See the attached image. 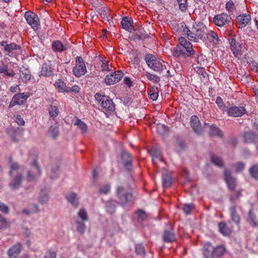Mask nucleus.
I'll list each match as a JSON object with an SVG mask.
<instances>
[{
	"label": "nucleus",
	"instance_id": "5",
	"mask_svg": "<svg viewBox=\"0 0 258 258\" xmlns=\"http://www.w3.org/2000/svg\"><path fill=\"white\" fill-rule=\"evenodd\" d=\"M230 47L233 54L236 57H240L241 55L242 49L241 40L236 35H231L228 38Z\"/></svg>",
	"mask_w": 258,
	"mask_h": 258
},
{
	"label": "nucleus",
	"instance_id": "22",
	"mask_svg": "<svg viewBox=\"0 0 258 258\" xmlns=\"http://www.w3.org/2000/svg\"><path fill=\"white\" fill-rule=\"evenodd\" d=\"M190 123L196 133L199 135L202 133L203 130L200 127V122L197 116L192 115L190 117Z\"/></svg>",
	"mask_w": 258,
	"mask_h": 258
},
{
	"label": "nucleus",
	"instance_id": "44",
	"mask_svg": "<svg viewBox=\"0 0 258 258\" xmlns=\"http://www.w3.org/2000/svg\"><path fill=\"white\" fill-rule=\"evenodd\" d=\"M20 78L23 82L26 83L31 79V75L28 70L21 71Z\"/></svg>",
	"mask_w": 258,
	"mask_h": 258
},
{
	"label": "nucleus",
	"instance_id": "54",
	"mask_svg": "<svg viewBox=\"0 0 258 258\" xmlns=\"http://www.w3.org/2000/svg\"><path fill=\"white\" fill-rule=\"evenodd\" d=\"M135 250L137 254L144 255L145 254L144 247L142 244H136L135 246Z\"/></svg>",
	"mask_w": 258,
	"mask_h": 258
},
{
	"label": "nucleus",
	"instance_id": "32",
	"mask_svg": "<svg viewBox=\"0 0 258 258\" xmlns=\"http://www.w3.org/2000/svg\"><path fill=\"white\" fill-rule=\"evenodd\" d=\"M176 5L179 11L182 13H185L188 8L187 0H176Z\"/></svg>",
	"mask_w": 258,
	"mask_h": 258
},
{
	"label": "nucleus",
	"instance_id": "26",
	"mask_svg": "<svg viewBox=\"0 0 258 258\" xmlns=\"http://www.w3.org/2000/svg\"><path fill=\"white\" fill-rule=\"evenodd\" d=\"M230 216L232 220L236 224L238 225L240 221V217L237 213L236 210V206L233 205L231 206L229 209Z\"/></svg>",
	"mask_w": 258,
	"mask_h": 258
},
{
	"label": "nucleus",
	"instance_id": "12",
	"mask_svg": "<svg viewBox=\"0 0 258 258\" xmlns=\"http://www.w3.org/2000/svg\"><path fill=\"white\" fill-rule=\"evenodd\" d=\"M22 249V245L20 242H17L8 250L9 258H18Z\"/></svg>",
	"mask_w": 258,
	"mask_h": 258
},
{
	"label": "nucleus",
	"instance_id": "63",
	"mask_svg": "<svg viewBox=\"0 0 258 258\" xmlns=\"http://www.w3.org/2000/svg\"><path fill=\"white\" fill-rule=\"evenodd\" d=\"M8 226V222L6 220V219L3 217H2V218L0 219V229H5Z\"/></svg>",
	"mask_w": 258,
	"mask_h": 258
},
{
	"label": "nucleus",
	"instance_id": "55",
	"mask_svg": "<svg viewBox=\"0 0 258 258\" xmlns=\"http://www.w3.org/2000/svg\"><path fill=\"white\" fill-rule=\"evenodd\" d=\"M57 252L48 249L45 252L44 258H56Z\"/></svg>",
	"mask_w": 258,
	"mask_h": 258
},
{
	"label": "nucleus",
	"instance_id": "59",
	"mask_svg": "<svg viewBox=\"0 0 258 258\" xmlns=\"http://www.w3.org/2000/svg\"><path fill=\"white\" fill-rule=\"evenodd\" d=\"M0 211L5 214H8L9 212V208L6 204L0 203Z\"/></svg>",
	"mask_w": 258,
	"mask_h": 258
},
{
	"label": "nucleus",
	"instance_id": "9",
	"mask_svg": "<svg viewBox=\"0 0 258 258\" xmlns=\"http://www.w3.org/2000/svg\"><path fill=\"white\" fill-rule=\"evenodd\" d=\"M25 18L28 24L31 26L34 30H37L40 25L39 19L34 13L27 12L25 14Z\"/></svg>",
	"mask_w": 258,
	"mask_h": 258
},
{
	"label": "nucleus",
	"instance_id": "42",
	"mask_svg": "<svg viewBox=\"0 0 258 258\" xmlns=\"http://www.w3.org/2000/svg\"><path fill=\"white\" fill-rule=\"evenodd\" d=\"M219 231L224 235H228L230 234V230L224 222H220L218 224Z\"/></svg>",
	"mask_w": 258,
	"mask_h": 258
},
{
	"label": "nucleus",
	"instance_id": "64",
	"mask_svg": "<svg viewBox=\"0 0 258 258\" xmlns=\"http://www.w3.org/2000/svg\"><path fill=\"white\" fill-rule=\"evenodd\" d=\"M101 69L102 71H110L111 70L109 68V64L107 61L104 60L102 61Z\"/></svg>",
	"mask_w": 258,
	"mask_h": 258
},
{
	"label": "nucleus",
	"instance_id": "37",
	"mask_svg": "<svg viewBox=\"0 0 258 258\" xmlns=\"http://www.w3.org/2000/svg\"><path fill=\"white\" fill-rule=\"evenodd\" d=\"M206 35L211 42L214 44H217L220 41L218 34L213 31H209L207 33H206Z\"/></svg>",
	"mask_w": 258,
	"mask_h": 258
},
{
	"label": "nucleus",
	"instance_id": "57",
	"mask_svg": "<svg viewBox=\"0 0 258 258\" xmlns=\"http://www.w3.org/2000/svg\"><path fill=\"white\" fill-rule=\"evenodd\" d=\"M225 8L226 10L230 12H233L235 9V5L232 1H229L226 3Z\"/></svg>",
	"mask_w": 258,
	"mask_h": 258
},
{
	"label": "nucleus",
	"instance_id": "45",
	"mask_svg": "<svg viewBox=\"0 0 258 258\" xmlns=\"http://www.w3.org/2000/svg\"><path fill=\"white\" fill-rule=\"evenodd\" d=\"M77 215L81 220V221L87 222L89 220L87 212L84 208L81 209L78 212Z\"/></svg>",
	"mask_w": 258,
	"mask_h": 258
},
{
	"label": "nucleus",
	"instance_id": "58",
	"mask_svg": "<svg viewBox=\"0 0 258 258\" xmlns=\"http://www.w3.org/2000/svg\"><path fill=\"white\" fill-rule=\"evenodd\" d=\"M194 208L193 204H185L183 206V210L186 215L190 214L191 210Z\"/></svg>",
	"mask_w": 258,
	"mask_h": 258
},
{
	"label": "nucleus",
	"instance_id": "38",
	"mask_svg": "<svg viewBox=\"0 0 258 258\" xmlns=\"http://www.w3.org/2000/svg\"><path fill=\"white\" fill-rule=\"evenodd\" d=\"M121 25L123 29L130 32H131L133 28V26L126 17L122 18L121 21Z\"/></svg>",
	"mask_w": 258,
	"mask_h": 258
},
{
	"label": "nucleus",
	"instance_id": "40",
	"mask_svg": "<svg viewBox=\"0 0 258 258\" xmlns=\"http://www.w3.org/2000/svg\"><path fill=\"white\" fill-rule=\"evenodd\" d=\"M226 251L225 247L224 245H220L214 247V257H220L222 256Z\"/></svg>",
	"mask_w": 258,
	"mask_h": 258
},
{
	"label": "nucleus",
	"instance_id": "53",
	"mask_svg": "<svg viewBox=\"0 0 258 258\" xmlns=\"http://www.w3.org/2000/svg\"><path fill=\"white\" fill-rule=\"evenodd\" d=\"M110 191V186L108 184L102 185L99 190V194L107 195Z\"/></svg>",
	"mask_w": 258,
	"mask_h": 258
},
{
	"label": "nucleus",
	"instance_id": "34",
	"mask_svg": "<svg viewBox=\"0 0 258 258\" xmlns=\"http://www.w3.org/2000/svg\"><path fill=\"white\" fill-rule=\"evenodd\" d=\"M205 125L209 127V134L211 136H217L219 137H221L222 136L221 131L215 125H209L207 123H205Z\"/></svg>",
	"mask_w": 258,
	"mask_h": 258
},
{
	"label": "nucleus",
	"instance_id": "13",
	"mask_svg": "<svg viewBox=\"0 0 258 258\" xmlns=\"http://www.w3.org/2000/svg\"><path fill=\"white\" fill-rule=\"evenodd\" d=\"M70 48L68 43L62 44L59 40H53L51 43V49L55 53L62 52Z\"/></svg>",
	"mask_w": 258,
	"mask_h": 258
},
{
	"label": "nucleus",
	"instance_id": "29",
	"mask_svg": "<svg viewBox=\"0 0 258 258\" xmlns=\"http://www.w3.org/2000/svg\"><path fill=\"white\" fill-rule=\"evenodd\" d=\"M53 74V70L49 64L44 63L42 66L41 75L46 77H50Z\"/></svg>",
	"mask_w": 258,
	"mask_h": 258
},
{
	"label": "nucleus",
	"instance_id": "2",
	"mask_svg": "<svg viewBox=\"0 0 258 258\" xmlns=\"http://www.w3.org/2000/svg\"><path fill=\"white\" fill-rule=\"evenodd\" d=\"M95 98L103 112H111L115 110V104L108 96L97 93L95 95Z\"/></svg>",
	"mask_w": 258,
	"mask_h": 258
},
{
	"label": "nucleus",
	"instance_id": "56",
	"mask_svg": "<svg viewBox=\"0 0 258 258\" xmlns=\"http://www.w3.org/2000/svg\"><path fill=\"white\" fill-rule=\"evenodd\" d=\"M136 214L138 219L141 221H143L147 218V214L143 210H138L136 212Z\"/></svg>",
	"mask_w": 258,
	"mask_h": 258
},
{
	"label": "nucleus",
	"instance_id": "15",
	"mask_svg": "<svg viewBox=\"0 0 258 258\" xmlns=\"http://www.w3.org/2000/svg\"><path fill=\"white\" fill-rule=\"evenodd\" d=\"M181 24L183 28V32L186 35L188 39L190 41L198 42V41L197 39V36L195 33V25H194L190 30L186 25L185 23L182 22Z\"/></svg>",
	"mask_w": 258,
	"mask_h": 258
},
{
	"label": "nucleus",
	"instance_id": "61",
	"mask_svg": "<svg viewBox=\"0 0 258 258\" xmlns=\"http://www.w3.org/2000/svg\"><path fill=\"white\" fill-rule=\"evenodd\" d=\"M19 168V165L17 162H12L11 164V170L9 171L10 175H12V171L17 170Z\"/></svg>",
	"mask_w": 258,
	"mask_h": 258
},
{
	"label": "nucleus",
	"instance_id": "3",
	"mask_svg": "<svg viewBox=\"0 0 258 258\" xmlns=\"http://www.w3.org/2000/svg\"><path fill=\"white\" fill-rule=\"evenodd\" d=\"M116 195L119 204L122 206H125L130 202L132 203L135 200L132 193L127 191L122 185H119L116 187Z\"/></svg>",
	"mask_w": 258,
	"mask_h": 258
},
{
	"label": "nucleus",
	"instance_id": "30",
	"mask_svg": "<svg viewBox=\"0 0 258 258\" xmlns=\"http://www.w3.org/2000/svg\"><path fill=\"white\" fill-rule=\"evenodd\" d=\"M48 113L50 117L54 118L59 114V109L57 104L52 103L48 108Z\"/></svg>",
	"mask_w": 258,
	"mask_h": 258
},
{
	"label": "nucleus",
	"instance_id": "8",
	"mask_svg": "<svg viewBox=\"0 0 258 258\" xmlns=\"http://www.w3.org/2000/svg\"><path fill=\"white\" fill-rule=\"evenodd\" d=\"M231 16L225 13L216 15L213 21L215 25L218 27H224L228 25L231 21Z\"/></svg>",
	"mask_w": 258,
	"mask_h": 258
},
{
	"label": "nucleus",
	"instance_id": "10",
	"mask_svg": "<svg viewBox=\"0 0 258 258\" xmlns=\"http://www.w3.org/2000/svg\"><path fill=\"white\" fill-rule=\"evenodd\" d=\"M123 74L120 71H115L107 75L105 78V83L111 85L118 82L123 77Z\"/></svg>",
	"mask_w": 258,
	"mask_h": 258
},
{
	"label": "nucleus",
	"instance_id": "21",
	"mask_svg": "<svg viewBox=\"0 0 258 258\" xmlns=\"http://www.w3.org/2000/svg\"><path fill=\"white\" fill-rule=\"evenodd\" d=\"M121 157L123 161V165L128 171L133 169V163L131 155L127 152H123L121 154Z\"/></svg>",
	"mask_w": 258,
	"mask_h": 258
},
{
	"label": "nucleus",
	"instance_id": "49",
	"mask_svg": "<svg viewBox=\"0 0 258 258\" xmlns=\"http://www.w3.org/2000/svg\"><path fill=\"white\" fill-rule=\"evenodd\" d=\"M216 103L218 105V107L221 109V110L224 113L225 111H227V108L224 104L223 99L221 97H217L216 100Z\"/></svg>",
	"mask_w": 258,
	"mask_h": 258
},
{
	"label": "nucleus",
	"instance_id": "23",
	"mask_svg": "<svg viewBox=\"0 0 258 258\" xmlns=\"http://www.w3.org/2000/svg\"><path fill=\"white\" fill-rule=\"evenodd\" d=\"M23 176L22 174H18L9 184V185L12 190H16L21 186Z\"/></svg>",
	"mask_w": 258,
	"mask_h": 258
},
{
	"label": "nucleus",
	"instance_id": "4",
	"mask_svg": "<svg viewBox=\"0 0 258 258\" xmlns=\"http://www.w3.org/2000/svg\"><path fill=\"white\" fill-rule=\"evenodd\" d=\"M145 60L149 67L159 73L167 69L164 61L157 59L151 54H147L145 56Z\"/></svg>",
	"mask_w": 258,
	"mask_h": 258
},
{
	"label": "nucleus",
	"instance_id": "20",
	"mask_svg": "<svg viewBox=\"0 0 258 258\" xmlns=\"http://www.w3.org/2000/svg\"><path fill=\"white\" fill-rule=\"evenodd\" d=\"M205 258H214V247L209 242L205 243L203 248Z\"/></svg>",
	"mask_w": 258,
	"mask_h": 258
},
{
	"label": "nucleus",
	"instance_id": "60",
	"mask_svg": "<svg viewBox=\"0 0 258 258\" xmlns=\"http://www.w3.org/2000/svg\"><path fill=\"white\" fill-rule=\"evenodd\" d=\"M68 89H67V90L68 91H67V92H73L75 94L78 93L80 91V88L77 85H74V86H72L71 88L68 87Z\"/></svg>",
	"mask_w": 258,
	"mask_h": 258
},
{
	"label": "nucleus",
	"instance_id": "14",
	"mask_svg": "<svg viewBox=\"0 0 258 258\" xmlns=\"http://www.w3.org/2000/svg\"><path fill=\"white\" fill-rule=\"evenodd\" d=\"M227 112L229 116L234 117L241 116L246 112V110L243 106H232L227 109Z\"/></svg>",
	"mask_w": 258,
	"mask_h": 258
},
{
	"label": "nucleus",
	"instance_id": "27",
	"mask_svg": "<svg viewBox=\"0 0 258 258\" xmlns=\"http://www.w3.org/2000/svg\"><path fill=\"white\" fill-rule=\"evenodd\" d=\"M105 210L109 214H113L116 211L115 202L113 200H109L105 202Z\"/></svg>",
	"mask_w": 258,
	"mask_h": 258
},
{
	"label": "nucleus",
	"instance_id": "1",
	"mask_svg": "<svg viewBox=\"0 0 258 258\" xmlns=\"http://www.w3.org/2000/svg\"><path fill=\"white\" fill-rule=\"evenodd\" d=\"M178 41L179 44L174 47L172 50L173 56L179 58L195 56V51L190 42L187 41L183 37H179Z\"/></svg>",
	"mask_w": 258,
	"mask_h": 258
},
{
	"label": "nucleus",
	"instance_id": "33",
	"mask_svg": "<svg viewBox=\"0 0 258 258\" xmlns=\"http://www.w3.org/2000/svg\"><path fill=\"white\" fill-rule=\"evenodd\" d=\"M210 157L211 162L215 165L222 167L224 166V163L222 159L217 155L213 153H210Z\"/></svg>",
	"mask_w": 258,
	"mask_h": 258
},
{
	"label": "nucleus",
	"instance_id": "48",
	"mask_svg": "<svg viewBox=\"0 0 258 258\" xmlns=\"http://www.w3.org/2000/svg\"><path fill=\"white\" fill-rule=\"evenodd\" d=\"M171 185V177L170 175L164 174L162 176V185L164 188L169 187Z\"/></svg>",
	"mask_w": 258,
	"mask_h": 258
},
{
	"label": "nucleus",
	"instance_id": "28",
	"mask_svg": "<svg viewBox=\"0 0 258 258\" xmlns=\"http://www.w3.org/2000/svg\"><path fill=\"white\" fill-rule=\"evenodd\" d=\"M148 153L152 156L153 163H155V159L162 160L161 151L159 149L154 148L148 151Z\"/></svg>",
	"mask_w": 258,
	"mask_h": 258
},
{
	"label": "nucleus",
	"instance_id": "36",
	"mask_svg": "<svg viewBox=\"0 0 258 258\" xmlns=\"http://www.w3.org/2000/svg\"><path fill=\"white\" fill-rule=\"evenodd\" d=\"M74 125H76L81 131L82 133L85 134L88 131V126L84 121L80 119L77 118L74 123Z\"/></svg>",
	"mask_w": 258,
	"mask_h": 258
},
{
	"label": "nucleus",
	"instance_id": "6",
	"mask_svg": "<svg viewBox=\"0 0 258 258\" xmlns=\"http://www.w3.org/2000/svg\"><path fill=\"white\" fill-rule=\"evenodd\" d=\"M32 170L28 171L27 173V180L28 181H33L38 178L41 174V170L37 161L34 160L31 163Z\"/></svg>",
	"mask_w": 258,
	"mask_h": 258
},
{
	"label": "nucleus",
	"instance_id": "31",
	"mask_svg": "<svg viewBox=\"0 0 258 258\" xmlns=\"http://www.w3.org/2000/svg\"><path fill=\"white\" fill-rule=\"evenodd\" d=\"M54 85L59 92L64 93L68 91L67 90L68 89V87H67L65 83L62 80L59 79L56 81Z\"/></svg>",
	"mask_w": 258,
	"mask_h": 258
},
{
	"label": "nucleus",
	"instance_id": "16",
	"mask_svg": "<svg viewBox=\"0 0 258 258\" xmlns=\"http://www.w3.org/2000/svg\"><path fill=\"white\" fill-rule=\"evenodd\" d=\"M236 19L239 25L238 28H243L250 22L251 16L248 14H242L237 16Z\"/></svg>",
	"mask_w": 258,
	"mask_h": 258
},
{
	"label": "nucleus",
	"instance_id": "46",
	"mask_svg": "<svg viewBox=\"0 0 258 258\" xmlns=\"http://www.w3.org/2000/svg\"><path fill=\"white\" fill-rule=\"evenodd\" d=\"M145 75L147 78L153 83H159L161 81L160 77L156 75L147 72Z\"/></svg>",
	"mask_w": 258,
	"mask_h": 258
},
{
	"label": "nucleus",
	"instance_id": "7",
	"mask_svg": "<svg viewBox=\"0 0 258 258\" xmlns=\"http://www.w3.org/2000/svg\"><path fill=\"white\" fill-rule=\"evenodd\" d=\"M73 72L76 77H80L87 73L86 67L82 57H76V66L73 68Z\"/></svg>",
	"mask_w": 258,
	"mask_h": 258
},
{
	"label": "nucleus",
	"instance_id": "24",
	"mask_svg": "<svg viewBox=\"0 0 258 258\" xmlns=\"http://www.w3.org/2000/svg\"><path fill=\"white\" fill-rule=\"evenodd\" d=\"M242 137L244 142L246 143H252L258 141V134H256L251 131L244 133Z\"/></svg>",
	"mask_w": 258,
	"mask_h": 258
},
{
	"label": "nucleus",
	"instance_id": "51",
	"mask_svg": "<svg viewBox=\"0 0 258 258\" xmlns=\"http://www.w3.org/2000/svg\"><path fill=\"white\" fill-rule=\"evenodd\" d=\"M49 133L52 138L56 139L59 136L58 127L51 125L49 128Z\"/></svg>",
	"mask_w": 258,
	"mask_h": 258
},
{
	"label": "nucleus",
	"instance_id": "62",
	"mask_svg": "<svg viewBox=\"0 0 258 258\" xmlns=\"http://www.w3.org/2000/svg\"><path fill=\"white\" fill-rule=\"evenodd\" d=\"M234 166L236 167V171L237 172H241L244 168V165L242 162H239L234 165Z\"/></svg>",
	"mask_w": 258,
	"mask_h": 258
},
{
	"label": "nucleus",
	"instance_id": "11",
	"mask_svg": "<svg viewBox=\"0 0 258 258\" xmlns=\"http://www.w3.org/2000/svg\"><path fill=\"white\" fill-rule=\"evenodd\" d=\"M27 98L28 96L25 95L24 93H20L15 94L13 97L8 106V108L10 109L17 105H21L24 104L26 102Z\"/></svg>",
	"mask_w": 258,
	"mask_h": 258
},
{
	"label": "nucleus",
	"instance_id": "18",
	"mask_svg": "<svg viewBox=\"0 0 258 258\" xmlns=\"http://www.w3.org/2000/svg\"><path fill=\"white\" fill-rule=\"evenodd\" d=\"M162 238L165 243H172L175 241L176 237L173 228L165 229L163 232Z\"/></svg>",
	"mask_w": 258,
	"mask_h": 258
},
{
	"label": "nucleus",
	"instance_id": "25",
	"mask_svg": "<svg viewBox=\"0 0 258 258\" xmlns=\"http://www.w3.org/2000/svg\"><path fill=\"white\" fill-rule=\"evenodd\" d=\"M0 74H3L4 76L12 77L14 76L15 73L13 70H9L8 65L3 61H0Z\"/></svg>",
	"mask_w": 258,
	"mask_h": 258
},
{
	"label": "nucleus",
	"instance_id": "35",
	"mask_svg": "<svg viewBox=\"0 0 258 258\" xmlns=\"http://www.w3.org/2000/svg\"><path fill=\"white\" fill-rule=\"evenodd\" d=\"M77 196V194L75 192H70L66 196L68 202L75 208H77L78 205Z\"/></svg>",
	"mask_w": 258,
	"mask_h": 258
},
{
	"label": "nucleus",
	"instance_id": "41",
	"mask_svg": "<svg viewBox=\"0 0 258 258\" xmlns=\"http://www.w3.org/2000/svg\"><path fill=\"white\" fill-rule=\"evenodd\" d=\"M84 221L77 220L75 221L77 231L81 234H83L86 230V225Z\"/></svg>",
	"mask_w": 258,
	"mask_h": 258
},
{
	"label": "nucleus",
	"instance_id": "52",
	"mask_svg": "<svg viewBox=\"0 0 258 258\" xmlns=\"http://www.w3.org/2000/svg\"><path fill=\"white\" fill-rule=\"evenodd\" d=\"M148 94L150 96V98L153 100H156L158 96V92L157 88H152L148 91Z\"/></svg>",
	"mask_w": 258,
	"mask_h": 258
},
{
	"label": "nucleus",
	"instance_id": "43",
	"mask_svg": "<svg viewBox=\"0 0 258 258\" xmlns=\"http://www.w3.org/2000/svg\"><path fill=\"white\" fill-rule=\"evenodd\" d=\"M206 29L204 28H197L195 26V33L197 36V39H198V41L199 40H203L205 38V32Z\"/></svg>",
	"mask_w": 258,
	"mask_h": 258
},
{
	"label": "nucleus",
	"instance_id": "50",
	"mask_svg": "<svg viewBox=\"0 0 258 258\" xmlns=\"http://www.w3.org/2000/svg\"><path fill=\"white\" fill-rule=\"evenodd\" d=\"M99 13L103 19L107 21L109 23H110V21L112 22V18L108 15V12L106 11L104 8L99 9Z\"/></svg>",
	"mask_w": 258,
	"mask_h": 258
},
{
	"label": "nucleus",
	"instance_id": "19",
	"mask_svg": "<svg viewBox=\"0 0 258 258\" xmlns=\"http://www.w3.org/2000/svg\"><path fill=\"white\" fill-rule=\"evenodd\" d=\"M225 180L230 190H234L236 186L235 179L231 175V172L225 169L224 171Z\"/></svg>",
	"mask_w": 258,
	"mask_h": 258
},
{
	"label": "nucleus",
	"instance_id": "39",
	"mask_svg": "<svg viewBox=\"0 0 258 258\" xmlns=\"http://www.w3.org/2000/svg\"><path fill=\"white\" fill-rule=\"evenodd\" d=\"M247 222L253 227L257 226V222L255 220V216L253 212L252 209H251L248 212V215L247 218Z\"/></svg>",
	"mask_w": 258,
	"mask_h": 258
},
{
	"label": "nucleus",
	"instance_id": "47",
	"mask_svg": "<svg viewBox=\"0 0 258 258\" xmlns=\"http://www.w3.org/2000/svg\"><path fill=\"white\" fill-rule=\"evenodd\" d=\"M251 177L256 180H258V165L255 164L252 166L249 169Z\"/></svg>",
	"mask_w": 258,
	"mask_h": 258
},
{
	"label": "nucleus",
	"instance_id": "17",
	"mask_svg": "<svg viewBox=\"0 0 258 258\" xmlns=\"http://www.w3.org/2000/svg\"><path fill=\"white\" fill-rule=\"evenodd\" d=\"M0 45L3 48L4 51L7 52L10 56L11 55L10 54L13 53L14 50L20 49L21 48L20 46L19 45L15 43L8 44L7 41H2L0 43Z\"/></svg>",
	"mask_w": 258,
	"mask_h": 258
}]
</instances>
